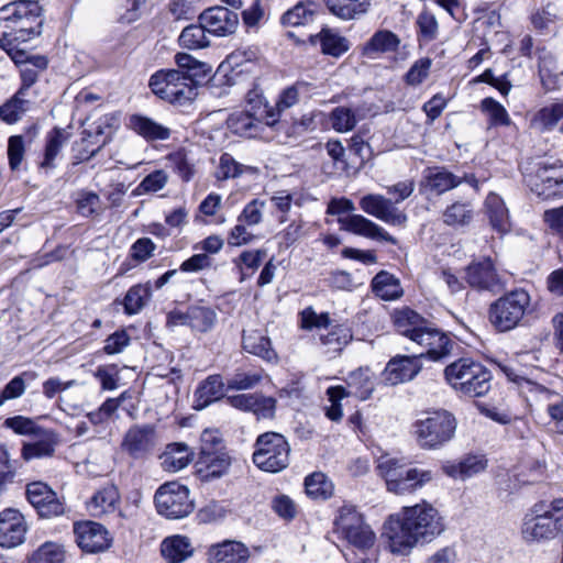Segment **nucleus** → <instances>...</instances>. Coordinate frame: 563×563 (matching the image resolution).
Segmentation results:
<instances>
[{"label":"nucleus","mask_w":563,"mask_h":563,"mask_svg":"<svg viewBox=\"0 0 563 563\" xmlns=\"http://www.w3.org/2000/svg\"><path fill=\"white\" fill-rule=\"evenodd\" d=\"M306 223L301 220L291 221L277 234L280 249H289L307 235Z\"/></svg>","instance_id":"bf43d9fd"},{"label":"nucleus","mask_w":563,"mask_h":563,"mask_svg":"<svg viewBox=\"0 0 563 563\" xmlns=\"http://www.w3.org/2000/svg\"><path fill=\"white\" fill-rule=\"evenodd\" d=\"M210 12L211 8L206 9L199 16V24H192L183 30L178 38L180 46L188 49H198L209 46V38L207 36L209 30L203 22H208V14Z\"/></svg>","instance_id":"cd10ccee"},{"label":"nucleus","mask_w":563,"mask_h":563,"mask_svg":"<svg viewBox=\"0 0 563 563\" xmlns=\"http://www.w3.org/2000/svg\"><path fill=\"white\" fill-rule=\"evenodd\" d=\"M454 342L442 332L438 338L435 336L432 341V345L427 351L420 352L418 355L421 357H428L432 361H439L446 357L452 353Z\"/></svg>","instance_id":"052dcab7"},{"label":"nucleus","mask_w":563,"mask_h":563,"mask_svg":"<svg viewBox=\"0 0 563 563\" xmlns=\"http://www.w3.org/2000/svg\"><path fill=\"white\" fill-rule=\"evenodd\" d=\"M249 550L236 541H224L213 547V563H245Z\"/></svg>","instance_id":"79ce46f5"},{"label":"nucleus","mask_w":563,"mask_h":563,"mask_svg":"<svg viewBox=\"0 0 563 563\" xmlns=\"http://www.w3.org/2000/svg\"><path fill=\"white\" fill-rule=\"evenodd\" d=\"M75 542L86 553H99L108 550L112 539L101 523L95 521H78L74 523Z\"/></svg>","instance_id":"f8f14e48"},{"label":"nucleus","mask_w":563,"mask_h":563,"mask_svg":"<svg viewBox=\"0 0 563 563\" xmlns=\"http://www.w3.org/2000/svg\"><path fill=\"white\" fill-rule=\"evenodd\" d=\"M346 382L351 389L347 395H354L360 400L371 398L375 389V375L368 367H360L351 372Z\"/></svg>","instance_id":"72a5a7b5"},{"label":"nucleus","mask_w":563,"mask_h":563,"mask_svg":"<svg viewBox=\"0 0 563 563\" xmlns=\"http://www.w3.org/2000/svg\"><path fill=\"white\" fill-rule=\"evenodd\" d=\"M563 119V102L541 108L531 119L530 126L539 131L552 130Z\"/></svg>","instance_id":"c03bdc74"},{"label":"nucleus","mask_w":563,"mask_h":563,"mask_svg":"<svg viewBox=\"0 0 563 563\" xmlns=\"http://www.w3.org/2000/svg\"><path fill=\"white\" fill-rule=\"evenodd\" d=\"M289 452V444L282 434L266 432L256 440L253 462L265 472L277 473L288 466Z\"/></svg>","instance_id":"1a4fd4ad"},{"label":"nucleus","mask_w":563,"mask_h":563,"mask_svg":"<svg viewBox=\"0 0 563 563\" xmlns=\"http://www.w3.org/2000/svg\"><path fill=\"white\" fill-rule=\"evenodd\" d=\"M330 122L336 132L352 131L357 124L355 110L347 107H336L330 113Z\"/></svg>","instance_id":"4d7b16f0"},{"label":"nucleus","mask_w":563,"mask_h":563,"mask_svg":"<svg viewBox=\"0 0 563 563\" xmlns=\"http://www.w3.org/2000/svg\"><path fill=\"white\" fill-rule=\"evenodd\" d=\"M159 552L166 563H184L194 555L195 548L187 536L173 534L162 540Z\"/></svg>","instance_id":"4be33fe9"},{"label":"nucleus","mask_w":563,"mask_h":563,"mask_svg":"<svg viewBox=\"0 0 563 563\" xmlns=\"http://www.w3.org/2000/svg\"><path fill=\"white\" fill-rule=\"evenodd\" d=\"M34 437L33 441L23 444L22 457L25 461H30L53 456L58 444L57 434L52 430L40 429Z\"/></svg>","instance_id":"5701e85b"},{"label":"nucleus","mask_w":563,"mask_h":563,"mask_svg":"<svg viewBox=\"0 0 563 563\" xmlns=\"http://www.w3.org/2000/svg\"><path fill=\"white\" fill-rule=\"evenodd\" d=\"M211 312L208 306L192 305L188 309L189 324L198 331H208L211 327Z\"/></svg>","instance_id":"e2e57ef3"},{"label":"nucleus","mask_w":563,"mask_h":563,"mask_svg":"<svg viewBox=\"0 0 563 563\" xmlns=\"http://www.w3.org/2000/svg\"><path fill=\"white\" fill-rule=\"evenodd\" d=\"M246 103V110L256 120H265L267 126H275L279 123L275 110L268 107L260 89L253 88L247 92Z\"/></svg>","instance_id":"a19ab883"},{"label":"nucleus","mask_w":563,"mask_h":563,"mask_svg":"<svg viewBox=\"0 0 563 563\" xmlns=\"http://www.w3.org/2000/svg\"><path fill=\"white\" fill-rule=\"evenodd\" d=\"M67 551L64 543L44 541L26 555V563H65Z\"/></svg>","instance_id":"2f4dec72"},{"label":"nucleus","mask_w":563,"mask_h":563,"mask_svg":"<svg viewBox=\"0 0 563 563\" xmlns=\"http://www.w3.org/2000/svg\"><path fill=\"white\" fill-rule=\"evenodd\" d=\"M65 139L63 136V130L54 129L47 136L45 146L44 159L42 167L51 168L54 166V161L64 145Z\"/></svg>","instance_id":"680f3d73"},{"label":"nucleus","mask_w":563,"mask_h":563,"mask_svg":"<svg viewBox=\"0 0 563 563\" xmlns=\"http://www.w3.org/2000/svg\"><path fill=\"white\" fill-rule=\"evenodd\" d=\"M155 507L167 519H181L194 510L189 489L176 482H168L158 487L154 496Z\"/></svg>","instance_id":"9d476101"},{"label":"nucleus","mask_w":563,"mask_h":563,"mask_svg":"<svg viewBox=\"0 0 563 563\" xmlns=\"http://www.w3.org/2000/svg\"><path fill=\"white\" fill-rule=\"evenodd\" d=\"M333 525L334 532L354 548L366 551L374 547L376 534L354 505H342Z\"/></svg>","instance_id":"423d86ee"},{"label":"nucleus","mask_w":563,"mask_h":563,"mask_svg":"<svg viewBox=\"0 0 563 563\" xmlns=\"http://www.w3.org/2000/svg\"><path fill=\"white\" fill-rule=\"evenodd\" d=\"M487 466V461L483 456L466 455L459 462H445L442 464V471L449 477L454 479H466L481 472Z\"/></svg>","instance_id":"bb28decb"},{"label":"nucleus","mask_w":563,"mask_h":563,"mask_svg":"<svg viewBox=\"0 0 563 563\" xmlns=\"http://www.w3.org/2000/svg\"><path fill=\"white\" fill-rule=\"evenodd\" d=\"M261 122H265V120H256L247 110L232 114L228 119V125L234 133L247 137L257 135L258 124Z\"/></svg>","instance_id":"3c124183"},{"label":"nucleus","mask_w":563,"mask_h":563,"mask_svg":"<svg viewBox=\"0 0 563 563\" xmlns=\"http://www.w3.org/2000/svg\"><path fill=\"white\" fill-rule=\"evenodd\" d=\"M398 36L391 31L382 30L374 33L365 45V53L396 52L399 46Z\"/></svg>","instance_id":"8fccbe9b"},{"label":"nucleus","mask_w":563,"mask_h":563,"mask_svg":"<svg viewBox=\"0 0 563 563\" xmlns=\"http://www.w3.org/2000/svg\"><path fill=\"white\" fill-rule=\"evenodd\" d=\"M371 286L377 297L387 301L398 299L404 294L399 279L386 271L377 273Z\"/></svg>","instance_id":"4c0bfd02"},{"label":"nucleus","mask_w":563,"mask_h":563,"mask_svg":"<svg viewBox=\"0 0 563 563\" xmlns=\"http://www.w3.org/2000/svg\"><path fill=\"white\" fill-rule=\"evenodd\" d=\"M47 58L43 55H32L29 62L23 63L20 69L22 85L18 91L26 95L27 90L36 82L41 71L47 67Z\"/></svg>","instance_id":"de8ad7c7"},{"label":"nucleus","mask_w":563,"mask_h":563,"mask_svg":"<svg viewBox=\"0 0 563 563\" xmlns=\"http://www.w3.org/2000/svg\"><path fill=\"white\" fill-rule=\"evenodd\" d=\"M119 501L120 494L118 488L112 484H108L93 494L87 507L92 516L99 517L104 514L113 512Z\"/></svg>","instance_id":"473e14b6"},{"label":"nucleus","mask_w":563,"mask_h":563,"mask_svg":"<svg viewBox=\"0 0 563 563\" xmlns=\"http://www.w3.org/2000/svg\"><path fill=\"white\" fill-rule=\"evenodd\" d=\"M413 190L415 183L412 180L399 181L387 187V194L397 195L395 201L383 195L368 194L361 198L360 208L387 224L404 225L407 222V216L396 207V203L410 197Z\"/></svg>","instance_id":"20e7f679"},{"label":"nucleus","mask_w":563,"mask_h":563,"mask_svg":"<svg viewBox=\"0 0 563 563\" xmlns=\"http://www.w3.org/2000/svg\"><path fill=\"white\" fill-rule=\"evenodd\" d=\"M174 59L177 67L185 73L188 82L196 89L198 86L209 82L210 66L207 63L200 62L187 53H177Z\"/></svg>","instance_id":"a878e982"},{"label":"nucleus","mask_w":563,"mask_h":563,"mask_svg":"<svg viewBox=\"0 0 563 563\" xmlns=\"http://www.w3.org/2000/svg\"><path fill=\"white\" fill-rule=\"evenodd\" d=\"M525 181L533 194H544V189L541 187V181H554L558 192L563 195V165L559 164L558 161L539 162L537 164V170L534 173L527 174L525 176Z\"/></svg>","instance_id":"aec40b11"},{"label":"nucleus","mask_w":563,"mask_h":563,"mask_svg":"<svg viewBox=\"0 0 563 563\" xmlns=\"http://www.w3.org/2000/svg\"><path fill=\"white\" fill-rule=\"evenodd\" d=\"M129 126L146 141H164L170 136V130L167 126L141 114L131 115Z\"/></svg>","instance_id":"7c9ffc66"},{"label":"nucleus","mask_w":563,"mask_h":563,"mask_svg":"<svg viewBox=\"0 0 563 563\" xmlns=\"http://www.w3.org/2000/svg\"><path fill=\"white\" fill-rule=\"evenodd\" d=\"M376 468L385 479L387 490L396 495L412 494L434 477L430 470L407 468L400 460L387 455L377 460Z\"/></svg>","instance_id":"7ed1b4c3"},{"label":"nucleus","mask_w":563,"mask_h":563,"mask_svg":"<svg viewBox=\"0 0 563 563\" xmlns=\"http://www.w3.org/2000/svg\"><path fill=\"white\" fill-rule=\"evenodd\" d=\"M192 451L183 442L167 444L159 456L162 468L169 473H177L184 470L192 461Z\"/></svg>","instance_id":"393cba45"},{"label":"nucleus","mask_w":563,"mask_h":563,"mask_svg":"<svg viewBox=\"0 0 563 563\" xmlns=\"http://www.w3.org/2000/svg\"><path fill=\"white\" fill-rule=\"evenodd\" d=\"M24 377L33 379L36 377V374L34 372H24L21 375L13 377L0 393L1 398H3L4 401L16 399L24 394L26 388Z\"/></svg>","instance_id":"69168bd1"},{"label":"nucleus","mask_w":563,"mask_h":563,"mask_svg":"<svg viewBox=\"0 0 563 563\" xmlns=\"http://www.w3.org/2000/svg\"><path fill=\"white\" fill-rule=\"evenodd\" d=\"M541 507L536 505L533 514L525 518L521 533L526 541L532 542L555 538V525L553 523L550 505L543 511Z\"/></svg>","instance_id":"f3484780"},{"label":"nucleus","mask_w":563,"mask_h":563,"mask_svg":"<svg viewBox=\"0 0 563 563\" xmlns=\"http://www.w3.org/2000/svg\"><path fill=\"white\" fill-rule=\"evenodd\" d=\"M40 12H32L27 18L15 20V24L5 25L7 29H10V32H5L4 37L10 36L11 40L26 42L31 37L38 35L42 25Z\"/></svg>","instance_id":"58836bf2"},{"label":"nucleus","mask_w":563,"mask_h":563,"mask_svg":"<svg viewBox=\"0 0 563 563\" xmlns=\"http://www.w3.org/2000/svg\"><path fill=\"white\" fill-rule=\"evenodd\" d=\"M456 430V420L446 410L430 412L415 423L418 444L426 450H438L450 442Z\"/></svg>","instance_id":"6e6552de"},{"label":"nucleus","mask_w":563,"mask_h":563,"mask_svg":"<svg viewBox=\"0 0 563 563\" xmlns=\"http://www.w3.org/2000/svg\"><path fill=\"white\" fill-rule=\"evenodd\" d=\"M156 445V430L152 424H134L124 434L122 450L133 459L148 456Z\"/></svg>","instance_id":"4468645a"},{"label":"nucleus","mask_w":563,"mask_h":563,"mask_svg":"<svg viewBox=\"0 0 563 563\" xmlns=\"http://www.w3.org/2000/svg\"><path fill=\"white\" fill-rule=\"evenodd\" d=\"M339 222L342 229L356 235L365 236L376 241H384L393 245L397 244L396 238L390 235L380 225L361 214H351L345 218H340Z\"/></svg>","instance_id":"412c9836"},{"label":"nucleus","mask_w":563,"mask_h":563,"mask_svg":"<svg viewBox=\"0 0 563 563\" xmlns=\"http://www.w3.org/2000/svg\"><path fill=\"white\" fill-rule=\"evenodd\" d=\"M263 378L262 371L258 372H236L228 379L227 388L222 383L221 376L213 375V401L224 397L223 391L228 389L244 390L255 387Z\"/></svg>","instance_id":"b1692460"},{"label":"nucleus","mask_w":563,"mask_h":563,"mask_svg":"<svg viewBox=\"0 0 563 563\" xmlns=\"http://www.w3.org/2000/svg\"><path fill=\"white\" fill-rule=\"evenodd\" d=\"M421 368L422 364L418 354L398 355L387 363L382 374L383 380L391 386L409 382L419 374Z\"/></svg>","instance_id":"a211bd4d"},{"label":"nucleus","mask_w":563,"mask_h":563,"mask_svg":"<svg viewBox=\"0 0 563 563\" xmlns=\"http://www.w3.org/2000/svg\"><path fill=\"white\" fill-rule=\"evenodd\" d=\"M218 442L213 438V478L227 475L231 468L233 457L224 446H217Z\"/></svg>","instance_id":"0e129e2a"},{"label":"nucleus","mask_w":563,"mask_h":563,"mask_svg":"<svg viewBox=\"0 0 563 563\" xmlns=\"http://www.w3.org/2000/svg\"><path fill=\"white\" fill-rule=\"evenodd\" d=\"M305 488L307 495L314 499H327L333 492L332 483L321 472H316L306 477Z\"/></svg>","instance_id":"864d4df0"},{"label":"nucleus","mask_w":563,"mask_h":563,"mask_svg":"<svg viewBox=\"0 0 563 563\" xmlns=\"http://www.w3.org/2000/svg\"><path fill=\"white\" fill-rule=\"evenodd\" d=\"M26 499L36 509L42 518L57 517L64 514L65 508L56 493L43 482H33L26 485Z\"/></svg>","instance_id":"ddd939ff"},{"label":"nucleus","mask_w":563,"mask_h":563,"mask_svg":"<svg viewBox=\"0 0 563 563\" xmlns=\"http://www.w3.org/2000/svg\"><path fill=\"white\" fill-rule=\"evenodd\" d=\"M462 183H467L475 190H478V180L474 174L464 173L460 176L443 166L430 167L424 174L426 187L438 195L444 194Z\"/></svg>","instance_id":"2eb2a0df"},{"label":"nucleus","mask_w":563,"mask_h":563,"mask_svg":"<svg viewBox=\"0 0 563 563\" xmlns=\"http://www.w3.org/2000/svg\"><path fill=\"white\" fill-rule=\"evenodd\" d=\"M353 339L352 330L343 324L333 327L327 334H321L320 340L323 345L333 352H340Z\"/></svg>","instance_id":"5fc2aeb1"},{"label":"nucleus","mask_w":563,"mask_h":563,"mask_svg":"<svg viewBox=\"0 0 563 563\" xmlns=\"http://www.w3.org/2000/svg\"><path fill=\"white\" fill-rule=\"evenodd\" d=\"M328 10L341 20H353L365 14L371 0H323Z\"/></svg>","instance_id":"c9c22d12"},{"label":"nucleus","mask_w":563,"mask_h":563,"mask_svg":"<svg viewBox=\"0 0 563 563\" xmlns=\"http://www.w3.org/2000/svg\"><path fill=\"white\" fill-rule=\"evenodd\" d=\"M485 212L494 230L506 233L510 230V217L504 200L495 192L485 199Z\"/></svg>","instance_id":"c756f323"},{"label":"nucleus","mask_w":563,"mask_h":563,"mask_svg":"<svg viewBox=\"0 0 563 563\" xmlns=\"http://www.w3.org/2000/svg\"><path fill=\"white\" fill-rule=\"evenodd\" d=\"M27 532V523L22 512L7 508L0 512V545L12 549L22 544Z\"/></svg>","instance_id":"dca6fc26"},{"label":"nucleus","mask_w":563,"mask_h":563,"mask_svg":"<svg viewBox=\"0 0 563 563\" xmlns=\"http://www.w3.org/2000/svg\"><path fill=\"white\" fill-rule=\"evenodd\" d=\"M242 344L244 351L256 355L268 363H276L278 361V355L272 347L271 339L260 331L244 333Z\"/></svg>","instance_id":"c85d7f7f"},{"label":"nucleus","mask_w":563,"mask_h":563,"mask_svg":"<svg viewBox=\"0 0 563 563\" xmlns=\"http://www.w3.org/2000/svg\"><path fill=\"white\" fill-rule=\"evenodd\" d=\"M151 287L148 284H137L132 286L123 300L124 311L128 314H135L140 312L148 299L151 298Z\"/></svg>","instance_id":"09e8293b"},{"label":"nucleus","mask_w":563,"mask_h":563,"mask_svg":"<svg viewBox=\"0 0 563 563\" xmlns=\"http://www.w3.org/2000/svg\"><path fill=\"white\" fill-rule=\"evenodd\" d=\"M201 249L205 253L194 254L188 260L184 261L179 266V271L194 274L209 268L211 260L208 253L211 252V236L206 238L201 242Z\"/></svg>","instance_id":"6e6d98bb"},{"label":"nucleus","mask_w":563,"mask_h":563,"mask_svg":"<svg viewBox=\"0 0 563 563\" xmlns=\"http://www.w3.org/2000/svg\"><path fill=\"white\" fill-rule=\"evenodd\" d=\"M239 26V15L234 10L213 5V36H229Z\"/></svg>","instance_id":"37998d69"},{"label":"nucleus","mask_w":563,"mask_h":563,"mask_svg":"<svg viewBox=\"0 0 563 563\" xmlns=\"http://www.w3.org/2000/svg\"><path fill=\"white\" fill-rule=\"evenodd\" d=\"M444 377L463 396L482 397L490 389V372L471 357H461L449 364L444 369Z\"/></svg>","instance_id":"f03ea898"},{"label":"nucleus","mask_w":563,"mask_h":563,"mask_svg":"<svg viewBox=\"0 0 563 563\" xmlns=\"http://www.w3.org/2000/svg\"><path fill=\"white\" fill-rule=\"evenodd\" d=\"M474 217V208L471 202H454L443 213V221L448 225H467Z\"/></svg>","instance_id":"603ef678"},{"label":"nucleus","mask_w":563,"mask_h":563,"mask_svg":"<svg viewBox=\"0 0 563 563\" xmlns=\"http://www.w3.org/2000/svg\"><path fill=\"white\" fill-rule=\"evenodd\" d=\"M41 11L36 1L20 0L3 5L0 9V21L5 25L15 24V20L27 18L30 13Z\"/></svg>","instance_id":"a18cd8bd"},{"label":"nucleus","mask_w":563,"mask_h":563,"mask_svg":"<svg viewBox=\"0 0 563 563\" xmlns=\"http://www.w3.org/2000/svg\"><path fill=\"white\" fill-rule=\"evenodd\" d=\"M318 8V3L313 1H299L282 15L280 23L291 27L307 25L314 20Z\"/></svg>","instance_id":"f704fd0d"},{"label":"nucleus","mask_w":563,"mask_h":563,"mask_svg":"<svg viewBox=\"0 0 563 563\" xmlns=\"http://www.w3.org/2000/svg\"><path fill=\"white\" fill-rule=\"evenodd\" d=\"M481 110L489 118L490 125H509L510 117L505 107L492 97L484 98L481 101Z\"/></svg>","instance_id":"13d9d810"},{"label":"nucleus","mask_w":563,"mask_h":563,"mask_svg":"<svg viewBox=\"0 0 563 563\" xmlns=\"http://www.w3.org/2000/svg\"><path fill=\"white\" fill-rule=\"evenodd\" d=\"M31 101L23 91H16L11 99L0 107V119L8 124L18 122L30 109Z\"/></svg>","instance_id":"49530a36"},{"label":"nucleus","mask_w":563,"mask_h":563,"mask_svg":"<svg viewBox=\"0 0 563 563\" xmlns=\"http://www.w3.org/2000/svg\"><path fill=\"white\" fill-rule=\"evenodd\" d=\"M393 320L398 333L410 340H412L427 323L424 318L410 308L395 310Z\"/></svg>","instance_id":"e433bc0d"},{"label":"nucleus","mask_w":563,"mask_h":563,"mask_svg":"<svg viewBox=\"0 0 563 563\" xmlns=\"http://www.w3.org/2000/svg\"><path fill=\"white\" fill-rule=\"evenodd\" d=\"M432 60L429 57L420 58L413 63L405 76V80L410 86L420 85L429 75Z\"/></svg>","instance_id":"774afa93"},{"label":"nucleus","mask_w":563,"mask_h":563,"mask_svg":"<svg viewBox=\"0 0 563 563\" xmlns=\"http://www.w3.org/2000/svg\"><path fill=\"white\" fill-rule=\"evenodd\" d=\"M258 58L257 47H245L236 49L231 53L224 62H222L213 73V79H217L222 85H234L236 78L241 75L242 70H235L239 66L246 62H253Z\"/></svg>","instance_id":"6ab92c4d"},{"label":"nucleus","mask_w":563,"mask_h":563,"mask_svg":"<svg viewBox=\"0 0 563 563\" xmlns=\"http://www.w3.org/2000/svg\"><path fill=\"white\" fill-rule=\"evenodd\" d=\"M530 295L522 288L515 289L493 301L488 320L498 332H508L519 325L530 306Z\"/></svg>","instance_id":"0eeeda50"},{"label":"nucleus","mask_w":563,"mask_h":563,"mask_svg":"<svg viewBox=\"0 0 563 563\" xmlns=\"http://www.w3.org/2000/svg\"><path fill=\"white\" fill-rule=\"evenodd\" d=\"M417 25L419 27V36L421 41L429 43L437 38L439 25L432 13L422 11L418 15Z\"/></svg>","instance_id":"338daca9"},{"label":"nucleus","mask_w":563,"mask_h":563,"mask_svg":"<svg viewBox=\"0 0 563 563\" xmlns=\"http://www.w3.org/2000/svg\"><path fill=\"white\" fill-rule=\"evenodd\" d=\"M151 91L159 99L176 106H185L197 97L196 88L188 82L185 73L178 68H164L151 75Z\"/></svg>","instance_id":"39448f33"},{"label":"nucleus","mask_w":563,"mask_h":563,"mask_svg":"<svg viewBox=\"0 0 563 563\" xmlns=\"http://www.w3.org/2000/svg\"><path fill=\"white\" fill-rule=\"evenodd\" d=\"M310 40L313 44L319 42L322 53L333 57L343 55L350 48V43L344 36L327 27H323L317 35H312Z\"/></svg>","instance_id":"ea45409f"},{"label":"nucleus","mask_w":563,"mask_h":563,"mask_svg":"<svg viewBox=\"0 0 563 563\" xmlns=\"http://www.w3.org/2000/svg\"><path fill=\"white\" fill-rule=\"evenodd\" d=\"M444 529V520L438 509L426 501L404 507L386 523L389 549L396 554H408L415 545L431 542Z\"/></svg>","instance_id":"f257e3e1"},{"label":"nucleus","mask_w":563,"mask_h":563,"mask_svg":"<svg viewBox=\"0 0 563 563\" xmlns=\"http://www.w3.org/2000/svg\"><path fill=\"white\" fill-rule=\"evenodd\" d=\"M464 279L471 288L477 291L498 294L506 287V280L497 272L490 257L472 261L464 268Z\"/></svg>","instance_id":"9b49d317"}]
</instances>
